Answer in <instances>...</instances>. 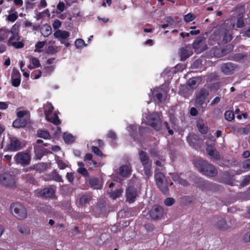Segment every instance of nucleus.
Instances as JSON below:
<instances>
[{"instance_id":"10","label":"nucleus","mask_w":250,"mask_h":250,"mask_svg":"<svg viewBox=\"0 0 250 250\" xmlns=\"http://www.w3.org/2000/svg\"><path fill=\"white\" fill-rule=\"evenodd\" d=\"M201 81L202 78L200 77H193L190 79L188 81V85L187 86H181L180 88L179 94L183 96H186L187 95L183 93V90H184L185 89L189 90V88H195L198 86V85L200 83Z\"/></svg>"},{"instance_id":"64","label":"nucleus","mask_w":250,"mask_h":250,"mask_svg":"<svg viewBox=\"0 0 250 250\" xmlns=\"http://www.w3.org/2000/svg\"><path fill=\"white\" fill-rule=\"evenodd\" d=\"M243 167L244 168L250 169V159H248L244 162Z\"/></svg>"},{"instance_id":"42","label":"nucleus","mask_w":250,"mask_h":250,"mask_svg":"<svg viewBox=\"0 0 250 250\" xmlns=\"http://www.w3.org/2000/svg\"><path fill=\"white\" fill-rule=\"evenodd\" d=\"M225 117L227 120L231 121L234 119V113L231 111H227L225 113Z\"/></svg>"},{"instance_id":"24","label":"nucleus","mask_w":250,"mask_h":250,"mask_svg":"<svg viewBox=\"0 0 250 250\" xmlns=\"http://www.w3.org/2000/svg\"><path fill=\"white\" fill-rule=\"evenodd\" d=\"M119 173L123 177H127L131 173V167L127 165H124L119 168Z\"/></svg>"},{"instance_id":"28","label":"nucleus","mask_w":250,"mask_h":250,"mask_svg":"<svg viewBox=\"0 0 250 250\" xmlns=\"http://www.w3.org/2000/svg\"><path fill=\"white\" fill-rule=\"evenodd\" d=\"M41 33L44 37H48L52 33V29L50 26L48 24L42 25L41 29Z\"/></svg>"},{"instance_id":"50","label":"nucleus","mask_w":250,"mask_h":250,"mask_svg":"<svg viewBox=\"0 0 250 250\" xmlns=\"http://www.w3.org/2000/svg\"><path fill=\"white\" fill-rule=\"evenodd\" d=\"M62 22L58 20H56L53 23L52 26L54 29L58 30L61 27Z\"/></svg>"},{"instance_id":"1","label":"nucleus","mask_w":250,"mask_h":250,"mask_svg":"<svg viewBox=\"0 0 250 250\" xmlns=\"http://www.w3.org/2000/svg\"><path fill=\"white\" fill-rule=\"evenodd\" d=\"M235 26V22L232 20H227L220 26L213 34L209 37V40L219 41L222 37L223 42L225 43L230 42L232 40V30Z\"/></svg>"},{"instance_id":"40","label":"nucleus","mask_w":250,"mask_h":250,"mask_svg":"<svg viewBox=\"0 0 250 250\" xmlns=\"http://www.w3.org/2000/svg\"><path fill=\"white\" fill-rule=\"evenodd\" d=\"M217 226L218 228L220 229H225L229 227L226 221L223 219L220 220L218 222Z\"/></svg>"},{"instance_id":"2","label":"nucleus","mask_w":250,"mask_h":250,"mask_svg":"<svg viewBox=\"0 0 250 250\" xmlns=\"http://www.w3.org/2000/svg\"><path fill=\"white\" fill-rule=\"evenodd\" d=\"M19 26L14 24L11 29L10 36L7 41V45L12 46L17 49H20L23 47L24 45V40L21 39L19 34Z\"/></svg>"},{"instance_id":"48","label":"nucleus","mask_w":250,"mask_h":250,"mask_svg":"<svg viewBox=\"0 0 250 250\" xmlns=\"http://www.w3.org/2000/svg\"><path fill=\"white\" fill-rule=\"evenodd\" d=\"M235 61H241L244 60V58H246L247 57V55L243 54V53H239L235 55Z\"/></svg>"},{"instance_id":"37","label":"nucleus","mask_w":250,"mask_h":250,"mask_svg":"<svg viewBox=\"0 0 250 250\" xmlns=\"http://www.w3.org/2000/svg\"><path fill=\"white\" fill-rule=\"evenodd\" d=\"M123 192L122 189H118L110 193V196L113 199H116L120 197Z\"/></svg>"},{"instance_id":"47","label":"nucleus","mask_w":250,"mask_h":250,"mask_svg":"<svg viewBox=\"0 0 250 250\" xmlns=\"http://www.w3.org/2000/svg\"><path fill=\"white\" fill-rule=\"evenodd\" d=\"M45 42H38L35 45V52H40V49L42 48L45 45Z\"/></svg>"},{"instance_id":"61","label":"nucleus","mask_w":250,"mask_h":250,"mask_svg":"<svg viewBox=\"0 0 250 250\" xmlns=\"http://www.w3.org/2000/svg\"><path fill=\"white\" fill-rule=\"evenodd\" d=\"M40 63H27V67L30 70L39 67Z\"/></svg>"},{"instance_id":"15","label":"nucleus","mask_w":250,"mask_h":250,"mask_svg":"<svg viewBox=\"0 0 250 250\" xmlns=\"http://www.w3.org/2000/svg\"><path fill=\"white\" fill-rule=\"evenodd\" d=\"M84 162L89 169H93L99 166L97 161L93 158L92 155L90 153H87L85 155Z\"/></svg>"},{"instance_id":"4","label":"nucleus","mask_w":250,"mask_h":250,"mask_svg":"<svg viewBox=\"0 0 250 250\" xmlns=\"http://www.w3.org/2000/svg\"><path fill=\"white\" fill-rule=\"evenodd\" d=\"M10 210L11 213L18 219L23 220L27 217L26 208L20 203H14L11 205Z\"/></svg>"},{"instance_id":"19","label":"nucleus","mask_w":250,"mask_h":250,"mask_svg":"<svg viewBox=\"0 0 250 250\" xmlns=\"http://www.w3.org/2000/svg\"><path fill=\"white\" fill-rule=\"evenodd\" d=\"M236 69L237 66L235 63H223L221 66L222 71L227 75L233 73Z\"/></svg>"},{"instance_id":"54","label":"nucleus","mask_w":250,"mask_h":250,"mask_svg":"<svg viewBox=\"0 0 250 250\" xmlns=\"http://www.w3.org/2000/svg\"><path fill=\"white\" fill-rule=\"evenodd\" d=\"M165 204L167 206H170L174 203V199L171 198H167L164 201Z\"/></svg>"},{"instance_id":"18","label":"nucleus","mask_w":250,"mask_h":250,"mask_svg":"<svg viewBox=\"0 0 250 250\" xmlns=\"http://www.w3.org/2000/svg\"><path fill=\"white\" fill-rule=\"evenodd\" d=\"M192 54V51L189 45H186L180 50L181 61H184Z\"/></svg>"},{"instance_id":"23","label":"nucleus","mask_w":250,"mask_h":250,"mask_svg":"<svg viewBox=\"0 0 250 250\" xmlns=\"http://www.w3.org/2000/svg\"><path fill=\"white\" fill-rule=\"evenodd\" d=\"M21 148L20 142L16 138H12L11 139L10 144L8 149L12 151H17Z\"/></svg>"},{"instance_id":"44","label":"nucleus","mask_w":250,"mask_h":250,"mask_svg":"<svg viewBox=\"0 0 250 250\" xmlns=\"http://www.w3.org/2000/svg\"><path fill=\"white\" fill-rule=\"evenodd\" d=\"M56 161L58 167L61 169H64L65 168L68 167V165L66 163H64L62 160L57 159Z\"/></svg>"},{"instance_id":"52","label":"nucleus","mask_w":250,"mask_h":250,"mask_svg":"<svg viewBox=\"0 0 250 250\" xmlns=\"http://www.w3.org/2000/svg\"><path fill=\"white\" fill-rule=\"evenodd\" d=\"M78 173L82 174L83 176L88 175L87 170L84 167H79L77 169Z\"/></svg>"},{"instance_id":"25","label":"nucleus","mask_w":250,"mask_h":250,"mask_svg":"<svg viewBox=\"0 0 250 250\" xmlns=\"http://www.w3.org/2000/svg\"><path fill=\"white\" fill-rule=\"evenodd\" d=\"M54 193V190L52 188H45L40 191V195L43 197H51Z\"/></svg>"},{"instance_id":"45","label":"nucleus","mask_w":250,"mask_h":250,"mask_svg":"<svg viewBox=\"0 0 250 250\" xmlns=\"http://www.w3.org/2000/svg\"><path fill=\"white\" fill-rule=\"evenodd\" d=\"M195 16L192 13H188L184 16V20L186 22H190L195 19Z\"/></svg>"},{"instance_id":"29","label":"nucleus","mask_w":250,"mask_h":250,"mask_svg":"<svg viewBox=\"0 0 250 250\" xmlns=\"http://www.w3.org/2000/svg\"><path fill=\"white\" fill-rule=\"evenodd\" d=\"M18 230L21 234L25 236L28 235L30 233V228L25 225H19Z\"/></svg>"},{"instance_id":"31","label":"nucleus","mask_w":250,"mask_h":250,"mask_svg":"<svg viewBox=\"0 0 250 250\" xmlns=\"http://www.w3.org/2000/svg\"><path fill=\"white\" fill-rule=\"evenodd\" d=\"M11 32V30H8L4 28L0 29V42L3 41L6 39L8 36L10 35Z\"/></svg>"},{"instance_id":"62","label":"nucleus","mask_w":250,"mask_h":250,"mask_svg":"<svg viewBox=\"0 0 250 250\" xmlns=\"http://www.w3.org/2000/svg\"><path fill=\"white\" fill-rule=\"evenodd\" d=\"M200 33V31L199 30H191L189 33H187L186 35L187 37H189V35H196L199 34Z\"/></svg>"},{"instance_id":"14","label":"nucleus","mask_w":250,"mask_h":250,"mask_svg":"<svg viewBox=\"0 0 250 250\" xmlns=\"http://www.w3.org/2000/svg\"><path fill=\"white\" fill-rule=\"evenodd\" d=\"M126 201L129 203H132L137 196V191L134 186H129L126 190Z\"/></svg>"},{"instance_id":"41","label":"nucleus","mask_w":250,"mask_h":250,"mask_svg":"<svg viewBox=\"0 0 250 250\" xmlns=\"http://www.w3.org/2000/svg\"><path fill=\"white\" fill-rule=\"evenodd\" d=\"M91 199L89 195H83L80 198V202L82 205H84L88 203Z\"/></svg>"},{"instance_id":"58","label":"nucleus","mask_w":250,"mask_h":250,"mask_svg":"<svg viewBox=\"0 0 250 250\" xmlns=\"http://www.w3.org/2000/svg\"><path fill=\"white\" fill-rule=\"evenodd\" d=\"M65 7V4L63 2H60L57 5V8L60 12H62L64 10Z\"/></svg>"},{"instance_id":"39","label":"nucleus","mask_w":250,"mask_h":250,"mask_svg":"<svg viewBox=\"0 0 250 250\" xmlns=\"http://www.w3.org/2000/svg\"><path fill=\"white\" fill-rule=\"evenodd\" d=\"M86 45L84 41L81 39H77L75 42V45L77 48H83Z\"/></svg>"},{"instance_id":"59","label":"nucleus","mask_w":250,"mask_h":250,"mask_svg":"<svg viewBox=\"0 0 250 250\" xmlns=\"http://www.w3.org/2000/svg\"><path fill=\"white\" fill-rule=\"evenodd\" d=\"M250 181V176L247 175L245 177L243 181L242 182L241 185L243 186L247 185L249 181Z\"/></svg>"},{"instance_id":"32","label":"nucleus","mask_w":250,"mask_h":250,"mask_svg":"<svg viewBox=\"0 0 250 250\" xmlns=\"http://www.w3.org/2000/svg\"><path fill=\"white\" fill-rule=\"evenodd\" d=\"M127 129L129 132V135L131 136L134 140H136L135 135L137 133V126L135 125H130L127 127Z\"/></svg>"},{"instance_id":"55","label":"nucleus","mask_w":250,"mask_h":250,"mask_svg":"<svg viewBox=\"0 0 250 250\" xmlns=\"http://www.w3.org/2000/svg\"><path fill=\"white\" fill-rule=\"evenodd\" d=\"M243 240L245 242H250V231L244 234L243 237Z\"/></svg>"},{"instance_id":"46","label":"nucleus","mask_w":250,"mask_h":250,"mask_svg":"<svg viewBox=\"0 0 250 250\" xmlns=\"http://www.w3.org/2000/svg\"><path fill=\"white\" fill-rule=\"evenodd\" d=\"M144 171L147 177H149L151 175V164L147 165L146 166H144Z\"/></svg>"},{"instance_id":"56","label":"nucleus","mask_w":250,"mask_h":250,"mask_svg":"<svg viewBox=\"0 0 250 250\" xmlns=\"http://www.w3.org/2000/svg\"><path fill=\"white\" fill-rule=\"evenodd\" d=\"M92 150L97 155L102 156L103 155L101 151L97 146H92Z\"/></svg>"},{"instance_id":"51","label":"nucleus","mask_w":250,"mask_h":250,"mask_svg":"<svg viewBox=\"0 0 250 250\" xmlns=\"http://www.w3.org/2000/svg\"><path fill=\"white\" fill-rule=\"evenodd\" d=\"M166 21L167 22L169 25H174L175 23V20L171 16H168L165 19Z\"/></svg>"},{"instance_id":"20","label":"nucleus","mask_w":250,"mask_h":250,"mask_svg":"<svg viewBox=\"0 0 250 250\" xmlns=\"http://www.w3.org/2000/svg\"><path fill=\"white\" fill-rule=\"evenodd\" d=\"M163 210L161 207L155 205L150 211V215L154 219L160 218L163 214Z\"/></svg>"},{"instance_id":"33","label":"nucleus","mask_w":250,"mask_h":250,"mask_svg":"<svg viewBox=\"0 0 250 250\" xmlns=\"http://www.w3.org/2000/svg\"><path fill=\"white\" fill-rule=\"evenodd\" d=\"M18 118L26 119L29 120V113L27 110H18L17 112Z\"/></svg>"},{"instance_id":"11","label":"nucleus","mask_w":250,"mask_h":250,"mask_svg":"<svg viewBox=\"0 0 250 250\" xmlns=\"http://www.w3.org/2000/svg\"><path fill=\"white\" fill-rule=\"evenodd\" d=\"M155 179L158 188L163 192L166 193L167 191V184L164 174L157 172L155 175Z\"/></svg>"},{"instance_id":"5","label":"nucleus","mask_w":250,"mask_h":250,"mask_svg":"<svg viewBox=\"0 0 250 250\" xmlns=\"http://www.w3.org/2000/svg\"><path fill=\"white\" fill-rule=\"evenodd\" d=\"M143 121L149 125L155 130H160L162 127V121L160 116L156 113L151 114H146L143 118Z\"/></svg>"},{"instance_id":"13","label":"nucleus","mask_w":250,"mask_h":250,"mask_svg":"<svg viewBox=\"0 0 250 250\" xmlns=\"http://www.w3.org/2000/svg\"><path fill=\"white\" fill-rule=\"evenodd\" d=\"M208 92L206 89H202L197 94L196 97V103L197 105L202 107L203 104L206 101L207 98L208 96Z\"/></svg>"},{"instance_id":"26","label":"nucleus","mask_w":250,"mask_h":250,"mask_svg":"<svg viewBox=\"0 0 250 250\" xmlns=\"http://www.w3.org/2000/svg\"><path fill=\"white\" fill-rule=\"evenodd\" d=\"M89 184L91 187L95 189H100L102 187L101 181L96 178L90 179Z\"/></svg>"},{"instance_id":"57","label":"nucleus","mask_w":250,"mask_h":250,"mask_svg":"<svg viewBox=\"0 0 250 250\" xmlns=\"http://www.w3.org/2000/svg\"><path fill=\"white\" fill-rule=\"evenodd\" d=\"M58 46H55L53 45H50L48 48V52L54 53H56L58 51Z\"/></svg>"},{"instance_id":"36","label":"nucleus","mask_w":250,"mask_h":250,"mask_svg":"<svg viewBox=\"0 0 250 250\" xmlns=\"http://www.w3.org/2000/svg\"><path fill=\"white\" fill-rule=\"evenodd\" d=\"M63 139L67 144L72 143L74 141V137L71 134L67 133H64L63 134Z\"/></svg>"},{"instance_id":"16","label":"nucleus","mask_w":250,"mask_h":250,"mask_svg":"<svg viewBox=\"0 0 250 250\" xmlns=\"http://www.w3.org/2000/svg\"><path fill=\"white\" fill-rule=\"evenodd\" d=\"M53 35L55 38L62 42V41L66 40L70 36V33L65 30L58 29L54 33Z\"/></svg>"},{"instance_id":"30","label":"nucleus","mask_w":250,"mask_h":250,"mask_svg":"<svg viewBox=\"0 0 250 250\" xmlns=\"http://www.w3.org/2000/svg\"><path fill=\"white\" fill-rule=\"evenodd\" d=\"M197 126L199 131L202 134H206L208 131V127L206 126L203 121L199 120L197 122Z\"/></svg>"},{"instance_id":"8","label":"nucleus","mask_w":250,"mask_h":250,"mask_svg":"<svg viewBox=\"0 0 250 250\" xmlns=\"http://www.w3.org/2000/svg\"><path fill=\"white\" fill-rule=\"evenodd\" d=\"M192 47L195 51L200 53L207 49L206 38L204 37H198L193 42Z\"/></svg>"},{"instance_id":"27","label":"nucleus","mask_w":250,"mask_h":250,"mask_svg":"<svg viewBox=\"0 0 250 250\" xmlns=\"http://www.w3.org/2000/svg\"><path fill=\"white\" fill-rule=\"evenodd\" d=\"M139 158L143 166L151 164V163L149 161L148 157L144 151H140L139 152Z\"/></svg>"},{"instance_id":"7","label":"nucleus","mask_w":250,"mask_h":250,"mask_svg":"<svg viewBox=\"0 0 250 250\" xmlns=\"http://www.w3.org/2000/svg\"><path fill=\"white\" fill-rule=\"evenodd\" d=\"M16 162L22 166H26L30 164L31 162V155L28 152H19L14 157Z\"/></svg>"},{"instance_id":"12","label":"nucleus","mask_w":250,"mask_h":250,"mask_svg":"<svg viewBox=\"0 0 250 250\" xmlns=\"http://www.w3.org/2000/svg\"><path fill=\"white\" fill-rule=\"evenodd\" d=\"M0 183L6 186L13 187L15 185V181L12 175L4 173L0 176Z\"/></svg>"},{"instance_id":"38","label":"nucleus","mask_w":250,"mask_h":250,"mask_svg":"<svg viewBox=\"0 0 250 250\" xmlns=\"http://www.w3.org/2000/svg\"><path fill=\"white\" fill-rule=\"evenodd\" d=\"M51 64V63H45V65L43 66V68L42 70V74L46 75L53 71V67L50 65Z\"/></svg>"},{"instance_id":"22","label":"nucleus","mask_w":250,"mask_h":250,"mask_svg":"<svg viewBox=\"0 0 250 250\" xmlns=\"http://www.w3.org/2000/svg\"><path fill=\"white\" fill-rule=\"evenodd\" d=\"M29 120L18 118L13 123V126L15 128L23 127L29 123Z\"/></svg>"},{"instance_id":"6","label":"nucleus","mask_w":250,"mask_h":250,"mask_svg":"<svg viewBox=\"0 0 250 250\" xmlns=\"http://www.w3.org/2000/svg\"><path fill=\"white\" fill-rule=\"evenodd\" d=\"M43 109L46 119L55 125H59L61 123L58 115L56 113H53L54 107L51 103H46L43 106Z\"/></svg>"},{"instance_id":"3","label":"nucleus","mask_w":250,"mask_h":250,"mask_svg":"<svg viewBox=\"0 0 250 250\" xmlns=\"http://www.w3.org/2000/svg\"><path fill=\"white\" fill-rule=\"evenodd\" d=\"M194 165L196 167L205 175L214 176L217 174L215 168L204 160H198L195 162Z\"/></svg>"},{"instance_id":"63","label":"nucleus","mask_w":250,"mask_h":250,"mask_svg":"<svg viewBox=\"0 0 250 250\" xmlns=\"http://www.w3.org/2000/svg\"><path fill=\"white\" fill-rule=\"evenodd\" d=\"M171 178L172 180L174 181H177L178 183L179 182V180L181 177L177 173H173L171 174Z\"/></svg>"},{"instance_id":"35","label":"nucleus","mask_w":250,"mask_h":250,"mask_svg":"<svg viewBox=\"0 0 250 250\" xmlns=\"http://www.w3.org/2000/svg\"><path fill=\"white\" fill-rule=\"evenodd\" d=\"M37 134L39 137L42 138L44 139H49L51 138L49 133L45 130H39L38 131Z\"/></svg>"},{"instance_id":"21","label":"nucleus","mask_w":250,"mask_h":250,"mask_svg":"<svg viewBox=\"0 0 250 250\" xmlns=\"http://www.w3.org/2000/svg\"><path fill=\"white\" fill-rule=\"evenodd\" d=\"M207 151L208 154L211 157V159L213 160H218L220 158V156L218 151L211 145H207Z\"/></svg>"},{"instance_id":"17","label":"nucleus","mask_w":250,"mask_h":250,"mask_svg":"<svg viewBox=\"0 0 250 250\" xmlns=\"http://www.w3.org/2000/svg\"><path fill=\"white\" fill-rule=\"evenodd\" d=\"M21 82V75L20 72L14 68L11 75V82L13 86L17 87L20 85Z\"/></svg>"},{"instance_id":"43","label":"nucleus","mask_w":250,"mask_h":250,"mask_svg":"<svg viewBox=\"0 0 250 250\" xmlns=\"http://www.w3.org/2000/svg\"><path fill=\"white\" fill-rule=\"evenodd\" d=\"M51 176L52 179L56 181L61 182L62 181L61 176L55 171L52 172Z\"/></svg>"},{"instance_id":"34","label":"nucleus","mask_w":250,"mask_h":250,"mask_svg":"<svg viewBox=\"0 0 250 250\" xmlns=\"http://www.w3.org/2000/svg\"><path fill=\"white\" fill-rule=\"evenodd\" d=\"M211 54H213V56L217 58H219L223 56V51L221 50L218 47H213L211 50Z\"/></svg>"},{"instance_id":"9","label":"nucleus","mask_w":250,"mask_h":250,"mask_svg":"<svg viewBox=\"0 0 250 250\" xmlns=\"http://www.w3.org/2000/svg\"><path fill=\"white\" fill-rule=\"evenodd\" d=\"M151 93L156 102L161 103L166 99L167 92L162 87L155 88L151 90Z\"/></svg>"},{"instance_id":"53","label":"nucleus","mask_w":250,"mask_h":250,"mask_svg":"<svg viewBox=\"0 0 250 250\" xmlns=\"http://www.w3.org/2000/svg\"><path fill=\"white\" fill-rule=\"evenodd\" d=\"M236 25L238 28H241L244 26V21L242 18H239L238 19Z\"/></svg>"},{"instance_id":"60","label":"nucleus","mask_w":250,"mask_h":250,"mask_svg":"<svg viewBox=\"0 0 250 250\" xmlns=\"http://www.w3.org/2000/svg\"><path fill=\"white\" fill-rule=\"evenodd\" d=\"M24 65H25V63H20L21 69V71L23 72V76L26 78H28L29 76V73H28L27 72H24Z\"/></svg>"},{"instance_id":"49","label":"nucleus","mask_w":250,"mask_h":250,"mask_svg":"<svg viewBox=\"0 0 250 250\" xmlns=\"http://www.w3.org/2000/svg\"><path fill=\"white\" fill-rule=\"evenodd\" d=\"M18 18L17 13H12L8 15L7 20L11 22L15 21Z\"/></svg>"}]
</instances>
